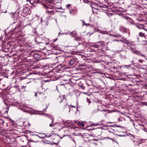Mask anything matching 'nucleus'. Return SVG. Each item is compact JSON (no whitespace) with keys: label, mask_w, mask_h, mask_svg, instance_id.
Segmentation results:
<instances>
[{"label":"nucleus","mask_w":147,"mask_h":147,"mask_svg":"<svg viewBox=\"0 0 147 147\" xmlns=\"http://www.w3.org/2000/svg\"><path fill=\"white\" fill-rule=\"evenodd\" d=\"M144 104L145 105L147 106V102L144 103Z\"/></svg>","instance_id":"f704fd0d"},{"label":"nucleus","mask_w":147,"mask_h":147,"mask_svg":"<svg viewBox=\"0 0 147 147\" xmlns=\"http://www.w3.org/2000/svg\"><path fill=\"white\" fill-rule=\"evenodd\" d=\"M20 26L19 25L17 26H16L15 28H14V30L15 31L16 30H18L17 31V32H21V31L20 30Z\"/></svg>","instance_id":"1a4fd4ad"},{"label":"nucleus","mask_w":147,"mask_h":147,"mask_svg":"<svg viewBox=\"0 0 147 147\" xmlns=\"http://www.w3.org/2000/svg\"><path fill=\"white\" fill-rule=\"evenodd\" d=\"M36 95H37V93H36L35 92V96H36Z\"/></svg>","instance_id":"a19ab883"},{"label":"nucleus","mask_w":147,"mask_h":147,"mask_svg":"<svg viewBox=\"0 0 147 147\" xmlns=\"http://www.w3.org/2000/svg\"><path fill=\"white\" fill-rule=\"evenodd\" d=\"M143 29H144V30H146V31H147V29L144 28H143Z\"/></svg>","instance_id":"4c0bfd02"},{"label":"nucleus","mask_w":147,"mask_h":147,"mask_svg":"<svg viewBox=\"0 0 147 147\" xmlns=\"http://www.w3.org/2000/svg\"><path fill=\"white\" fill-rule=\"evenodd\" d=\"M75 62V60L74 59H71L69 61V64L70 65H72Z\"/></svg>","instance_id":"ddd939ff"},{"label":"nucleus","mask_w":147,"mask_h":147,"mask_svg":"<svg viewBox=\"0 0 147 147\" xmlns=\"http://www.w3.org/2000/svg\"><path fill=\"white\" fill-rule=\"evenodd\" d=\"M61 100V101L60 102V103L61 102V105L63 109H64L67 106V104L65 101L62 102V100Z\"/></svg>","instance_id":"0eeeda50"},{"label":"nucleus","mask_w":147,"mask_h":147,"mask_svg":"<svg viewBox=\"0 0 147 147\" xmlns=\"http://www.w3.org/2000/svg\"><path fill=\"white\" fill-rule=\"evenodd\" d=\"M33 57L36 59L38 60L41 57V55L37 53H35L33 55Z\"/></svg>","instance_id":"423d86ee"},{"label":"nucleus","mask_w":147,"mask_h":147,"mask_svg":"<svg viewBox=\"0 0 147 147\" xmlns=\"http://www.w3.org/2000/svg\"><path fill=\"white\" fill-rule=\"evenodd\" d=\"M43 136V135L42 134V136Z\"/></svg>","instance_id":"603ef678"},{"label":"nucleus","mask_w":147,"mask_h":147,"mask_svg":"<svg viewBox=\"0 0 147 147\" xmlns=\"http://www.w3.org/2000/svg\"><path fill=\"white\" fill-rule=\"evenodd\" d=\"M78 85L82 89H84L85 87L82 83H78Z\"/></svg>","instance_id":"dca6fc26"},{"label":"nucleus","mask_w":147,"mask_h":147,"mask_svg":"<svg viewBox=\"0 0 147 147\" xmlns=\"http://www.w3.org/2000/svg\"><path fill=\"white\" fill-rule=\"evenodd\" d=\"M107 138L110 139H111V140H112L113 141V139H112L110 138H108H108Z\"/></svg>","instance_id":"ea45409f"},{"label":"nucleus","mask_w":147,"mask_h":147,"mask_svg":"<svg viewBox=\"0 0 147 147\" xmlns=\"http://www.w3.org/2000/svg\"><path fill=\"white\" fill-rule=\"evenodd\" d=\"M81 21L82 22V25L83 26L84 25H85V24H86V23H85V22H84V20H82Z\"/></svg>","instance_id":"473e14b6"},{"label":"nucleus","mask_w":147,"mask_h":147,"mask_svg":"<svg viewBox=\"0 0 147 147\" xmlns=\"http://www.w3.org/2000/svg\"><path fill=\"white\" fill-rule=\"evenodd\" d=\"M43 5L46 9V12L49 14H53L54 11L53 6V5H50L46 3V4H43Z\"/></svg>","instance_id":"f257e3e1"},{"label":"nucleus","mask_w":147,"mask_h":147,"mask_svg":"<svg viewBox=\"0 0 147 147\" xmlns=\"http://www.w3.org/2000/svg\"><path fill=\"white\" fill-rule=\"evenodd\" d=\"M131 49L132 51L133 52V53H134L135 54H136L137 55L142 56L143 57H145V56L144 55H142L141 54L140 52V51L134 50V49H133V48L131 47Z\"/></svg>","instance_id":"39448f33"},{"label":"nucleus","mask_w":147,"mask_h":147,"mask_svg":"<svg viewBox=\"0 0 147 147\" xmlns=\"http://www.w3.org/2000/svg\"><path fill=\"white\" fill-rule=\"evenodd\" d=\"M74 122H75V123H76V121H75Z\"/></svg>","instance_id":"5fc2aeb1"},{"label":"nucleus","mask_w":147,"mask_h":147,"mask_svg":"<svg viewBox=\"0 0 147 147\" xmlns=\"http://www.w3.org/2000/svg\"><path fill=\"white\" fill-rule=\"evenodd\" d=\"M8 124H6V126H8Z\"/></svg>","instance_id":"864d4df0"},{"label":"nucleus","mask_w":147,"mask_h":147,"mask_svg":"<svg viewBox=\"0 0 147 147\" xmlns=\"http://www.w3.org/2000/svg\"><path fill=\"white\" fill-rule=\"evenodd\" d=\"M55 144L56 145H57V143H53V144Z\"/></svg>","instance_id":"c9c22d12"},{"label":"nucleus","mask_w":147,"mask_h":147,"mask_svg":"<svg viewBox=\"0 0 147 147\" xmlns=\"http://www.w3.org/2000/svg\"><path fill=\"white\" fill-rule=\"evenodd\" d=\"M70 13H71V11H70Z\"/></svg>","instance_id":"13d9d810"},{"label":"nucleus","mask_w":147,"mask_h":147,"mask_svg":"<svg viewBox=\"0 0 147 147\" xmlns=\"http://www.w3.org/2000/svg\"><path fill=\"white\" fill-rule=\"evenodd\" d=\"M112 36L116 37H118V36H120L121 35L119 34H113V35H112Z\"/></svg>","instance_id":"4be33fe9"},{"label":"nucleus","mask_w":147,"mask_h":147,"mask_svg":"<svg viewBox=\"0 0 147 147\" xmlns=\"http://www.w3.org/2000/svg\"><path fill=\"white\" fill-rule=\"evenodd\" d=\"M86 101L88 102L89 105L91 103V101L88 98H86Z\"/></svg>","instance_id":"aec40b11"},{"label":"nucleus","mask_w":147,"mask_h":147,"mask_svg":"<svg viewBox=\"0 0 147 147\" xmlns=\"http://www.w3.org/2000/svg\"><path fill=\"white\" fill-rule=\"evenodd\" d=\"M136 26L139 29H143V28L144 26L143 25L140 24L139 25H136Z\"/></svg>","instance_id":"2eb2a0df"},{"label":"nucleus","mask_w":147,"mask_h":147,"mask_svg":"<svg viewBox=\"0 0 147 147\" xmlns=\"http://www.w3.org/2000/svg\"><path fill=\"white\" fill-rule=\"evenodd\" d=\"M39 38H37L35 40V42H36V43H37L38 44V43H41V42H38V41L39 40Z\"/></svg>","instance_id":"a878e982"},{"label":"nucleus","mask_w":147,"mask_h":147,"mask_svg":"<svg viewBox=\"0 0 147 147\" xmlns=\"http://www.w3.org/2000/svg\"><path fill=\"white\" fill-rule=\"evenodd\" d=\"M49 119L51 120V123L49 124V126L51 127H54L55 124H52L54 122L53 118L52 117H50L49 118Z\"/></svg>","instance_id":"f8f14e48"},{"label":"nucleus","mask_w":147,"mask_h":147,"mask_svg":"<svg viewBox=\"0 0 147 147\" xmlns=\"http://www.w3.org/2000/svg\"><path fill=\"white\" fill-rule=\"evenodd\" d=\"M138 38V40H139V38H138H138Z\"/></svg>","instance_id":"6e6d98bb"},{"label":"nucleus","mask_w":147,"mask_h":147,"mask_svg":"<svg viewBox=\"0 0 147 147\" xmlns=\"http://www.w3.org/2000/svg\"><path fill=\"white\" fill-rule=\"evenodd\" d=\"M76 32L75 31H73V32L71 33V35H72L73 36H75L76 34Z\"/></svg>","instance_id":"412c9836"},{"label":"nucleus","mask_w":147,"mask_h":147,"mask_svg":"<svg viewBox=\"0 0 147 147\" xmlns=\"http://www.w3.org/2000/svg\"><path fill=\"white\" fill-rule=\"evenodd\" d=\"M85 25L86 26H89V24H86H86H85Z\"/></svg>","instance_id":"72a5a7b5"},{"label":"nucleus","mask_w":147,"mask_h":147,"mask_svg":"<svg viewBox=\"0 0 147 147\" xmlns=\"http://www.w3.org/2000/svg\"><path fill=\"white\" fill-rule=\"evenodd\" d=\"M43 81L44 82H49L50 81L49 80H43Z\"/></svg>","instance_id":"c756f323"},{"label":"nucleus","mask_w":147,"mask_h":147,"mask_svg":"<svg viewBox=\"0 0 147 147\" xmlns=\"http://www.w3.org/2000/svg\"><path fill=\"white\" fill-rule=\"evenodd\" d=\"M101 33H102V34H108V33L107 32H106V31H105V32H104L103 31L101 32Z\"/></svg>","instance_id":"2f4dec72"},{"label":"nucleus","mask_w":147,"mask_h":147,"mask_svg":"<svg viewBox=\"0 0 147 147\" xmlns=\"http://www.w3.org/2000/svg\"><path fill=\"white\" fill-rule=\"evenodd\" d=\"M138 62L140 63H142L143 62V60L142 59H139L138 60Z\"/></svg>","instance_id":"7c9ffc66"},{"label":"nucleus","mask_w":147,"mask_h":147,"mask_svg":"<svg viewBox=\"0 0 147 147\" xmlns=\"http://www.w3.org/2000/svg\"><path fill=\"white\" fill-rule=\"evenodd\" d=\"M93 45V47H95L96 48H98L100 46L99 45H98L96 44H94V45Z\"/></svg>","instance_id":"6ab92c4d"},{"label":"nucleus","mask_w":147,"mask_h":147,"mask_svg":"<svg viewBox=\"0 0 147 147\" xmlns=\"http://www.w3.org/2000/svg\"><path fill=\"white\" fill-rule=\"evenodd\" d=\"M139 35L141 37H146V36L145 34V33L142 32H140L139 34Z\"/></svg>","instance_id":"4468645a"},{"label":"nucleus","mask_w":147,"mask_h":147,"mask_svg":"<svg viewBox=\"0 0 147 147\" xmlns=\"http://www.w3.org/2000/svg\"><path fill=\"white\" fill-rule=\"evenodd\" d=\"M67 123H70L71 124H73L74 123H72V122L71 121H67Z\"/></svg>","instance_id":"cd10ccee"},{"label":"nucleus","mask_w":147,"mask_h":147,"mask_svg":"<svg viewBox=\"0 0 147 147\" xmlns=\"http://www.w3.org/2000/svg\"><path fill=\"white\" fill-rule=\"evenodd\" d=\"M71 7V5L68 4L66 5V7L69 9Z\"/></svg>","instance_id":"c85d7f7f"},{"label":"nucleus","mask_w":147,"mask_h":147,"mask_svg":"<svg viewBox=\"0 0 147 147\" xmlns=\"http://www.w3.org/2000/svg\"><path fill=\"white\" fill-rule=\"evenodd\" d=\"M72 107H74L75 108V106H71Z\"/></svg>","instance_id":"de8ad7c7"},{"label":"nucleus","mask_w":147,"mask_h":147,"mask_svg":"<svg viewBox=\"0 0 147 147\" xmlns=\"http://www.w3.org/2000/svg\"><path fill=\"white\" fill-rule=\"evenodd\" d=\"M46 0H36V3H42L43 5V4H45L44 3L45 2H46Z\"/></svg>","instance_id":"9b49d317"},{"label":"nucleus","mask_w":147,"mask_h":147,"mask_svg":"<svg viewBox=\"0 0 147 147\" xmlns=\"http://www.w3.org/2000/svg\"><path fill=\"white\" fill-rule=\"evenodd\" d=\"M36 135H34L33 136V138H32V140H30V142H31V140H32V141H35L36 140H37V139L36 138H34V136H35Z\"/></svg>","instance_id":"5701e85b"},{"label":"nucleus","mask_w":147,"mask_h":147,"mask_svg":"<svg viewBox=\"0 0 147 147\" xmlns=\"http://www.w3.org/2000/svg\"><path fill=\"white\" fill-rule=\"evenodd\" d=\"M115 125L116 127H121L120 126H118V125Z\"/></svg>","instance_id":"58836bf2"},{"label":"nucleus","mask_w":147,"mask_h":147,"mask_svg":"<svg viewBox=\"0 0 147 147\" xmlns=\"http://www.w3.org/2000/svg\"><path fill=\"white\" fill-rule=\"evenodd\" d=\"M83 1L84 3H86V1H87L86 0H83Z\"/></svg>","instance_id":"e433bc0d"},{"label":"nucleus","mask_w":147,"mask_h":147,"mask_svg":"<svg viewBox=\"0 0 147 147\" xmlns=\"http://www.w3.org/2000/svg\"><path fill=\"white\" fill-rule=\"evenodd\" d=\"M70 139L71 140L73 141L75 144L76 143V142L74 139L72 137H71L70 138Z\"/></svg>","instance_id":"bb28decb"},{"label":"nucleus","mask_w":147,"mask_h":147,"mask_svg":"<svg viewBox=\"0 0 147 147\" xmlns=\"http://www.w3.org/2000/svg\"><path fill=\"white\" fill-rule=\"evenodd\" d=\"M4 123L3 120L2 119H0V125H2Z\"/></svg>","instance_id":"a211bd4d"},{"label":"nucleus","mask_w":147,"mask_h":147,"mask_svg":"<svg viewBox=\"0 0 147 147\" xmlns=\"http://www.w3.org/2000/svg\"><path fill=\"white\" fill-rule=\"evenodd\" d=\"M47 107L46 109H44L43 110H44V111L45 110L47 109Z\"/></svg>","instance_id":"49530a36"},{"label":"nucleus","mask_w":147,"mask_h":147,"mask_svg":"<svg viewBox=\"0 0 147 147\" xmlns=\"http://www.w3.org/2000/svg\"><path fill=\"white\" fill-rule=\"evenodd\" d=\"M63 84H61V85H63Z\"/></svg>","instance_id":"4d7b16f0"},{"label":"nucleus","mask_w":147,"mask_h":147,"mask_svg":"<svg viewBox=\"0 0 147 147\" xmlns=\"http://www.w3.org/2000/svg\"><path fill=\"white\" fill-rule=\"evenodd\" d=\"M127 44L128 47H129L131 49V47L133 48V47H134V45H133V43L131 42H127Z\"/></svg>","instance_id":"9d476101"},{"label":"nucleus","mask_w":147,"mask_h":147,"mask_svg":"<svg viewBox=\"0 0 147 147\" xmlns=\"http://www.w3.org/2000/svg\"><path fill=\"white\" fill-rule=\"evenodd\" d=\"M7 12V11H5L4 12L5 13H6V12Z\"/></svg>","instance_id":"3c124183"},{"label":"nucleus","mask_w":147,"mask_h":147,"mask_svg":"<svg viewBox=\"0 0 147 147\" xmlns=\"http://www.w3.org/2000/svg\"><path fill=\"white\" fill-rule=\"evenodd\" d=\"M42 21V19L41 18V21Z\"/></svg>","instance_id":"09e8293b"},{"label":"nucleus","mask_w":147,"mask_h":147,"mask_svg":"<svg viewBox=\"0 0 147 147\" xmlns=\"http://www.w3.org/2000/svg\"><path fill=\"white\" fill-rule=\"evenodd\" d=\"M83 93H84V94H87V92H83Z\"/></svg>","instance_id":"79ce46f5"},{"label":"nucleus","mask_w":147,"mask_h":147,"mask_svg":"<svg viewBox=\"0 0 147 147\" xmlns=\"http://www.w3.org/2000/svg\"><path fill=\"white\" fill-rule=\"evenodd\" d=\"M31 13V11L29 8L27 7H24L22 11V13L25 15L29 14Z\"/></svg>","instance_id":"7ed1b4c3"},{"label":"nucleus","mask_w":147,"mask_h":147,"mask_svg":"<svg viewBox=\"0 0 147 147\" xmlns=\"http://www.w3.org/2000/svg\"><path fill=\"white\" fill-rule=\"evenodd\" d=\"M43 135L42 136H39L36 135L34 136V138H36L37 140L35 141H33L32 140H31V142H38V140L39 139V138H44L45 137L47 138H49L52 136L51 134H42Z\"/></svg>","instance_id":"f03ea898"},{"label":"nucleus","mask_w":147,"mask_h":147,"mask_svg":"<svg viewBox=\"0 0 147 147\" xmlns=\"http://www.w3.org/2000/svg\"><path fill=\"white\" fill-rule=\"evenodd\" d=\"M78 125L82 127H84V124L82 123H81L80 122H78Z\"/></svg>","instance_id":"f3484780"},{"label":"nucleus","mask_w":147,"mask_h":147,"mask_svg":"<svg viewBox=\"0 0 147 147\" xmlns=\"http://www.w3.org/2000/svg\"><path fill=\"white\" fill-rule=\"evenodd\" d=\"M114 41H118V40H113Z\"/></svg>","instance_id":"37998d69"},{"label":"nucleus","mask_w":147,"mask_h":147,"mask_svg":"<svg viewBox=\"0 0 147 147\" xmlns=\"http://www.w3.org/2000/svg\"><path fill=\"white\" fill-rule=\"evenodd\" d=\"M109 35L110 36H112V35H113L111 34L110 33V34H109Z\"/></svg>","instance_id":"c03bdc74"},{"label":"nucleus","mask_w":147,"mask_h":147,"mask_svg":"<svg viewBox=\"0 0 147 147\" xmlns=\"http://www.w3.org/2000/svg\"><path fill=\"white\" fill-rule=\"evenodd\" d=\"M10 15L12 19L17 20L19 16V13L18 12H11L10 13Z\"/></svg>","instance_id":"20e7f679"},{"label":"nucleus","mask_w":147,"mask_h":147,"mask_svg":"<svg viewBox=\"0 0 147 147\" xmlns=\"http://www.w3.org/2000/svg\"><path fill=\"white\" fill-rule=\"evenodd\" d=\"M25 87L26 86H22L21 87V89H23V91H25Z\"/></svg>","instance_id":"393cba45"},{"label":"nucleus","mask_w":147,"mask_h":147,"mask_svg":"<svg viewBox=\"0 0 147 147\" xmlns=\"http://www.w3.org/2000/svg\"><path fill=\"white\" fill-rule=\"evenodd\" d=\"M87 84L88 85H89V84H88V83H87Z\"/></svg>","instance_id":"8fccbe9b"},{"label":"nucleus","mask_w":147,"mask_h":147,"mask_svg":"<svg viewBox=\"0 0 147 147\" xmlns=\"http://www.w3.org/2000/svg\"><path fill=\"white\" fill-rule=\"evenodd\" d=\"M97 43L98 44L101 43L102 45H103L104 44V42L103 41H100V42H97Z\"/></svg>","instance_id":"b1692460"},{"label":"nucleus","mask_w":147,"mask_h":147,"mask_svg":"<svg viewBox=\"0 0 147 147\" xmlns=\"http://www.w3.org/2000/svg\"><path fill=\"white\" fill-rule=\"evenodd\" d=\"M119 29L121 32H125L127 31V29L123 26H120Z\"/></svg>","instance_id":"6e6552de"},{"label":"nucleus","mask_w":147,"mask_h":147,"mask_svg":"<svg viewBox=\"0 0 147 147\" xmlns=\"http://www.w3.org/2000/svg\"><path fill=\"white\" fill-rule=\"evenodd\" d=\"M30 82H29L28 83H30Z\"/></svg>","instance_id":"052dcab7"},{"label":"nucleus","mask_w":147,"mask_h":147,"mask_svg":"<svg viewBox=\"0 0 147 147\" xmlns=\"http://www.w3.org/2000/svg\"><path fill=\"white\" fill-rule=\"evenodd\" d=\"M60 34V33H59V34Z\"/></svg>","instance_id":"bf43d9fd"},{"label":"nucleus","mask_w":147,"mask_h":147,"mask_svg":"<svg viewBox=\"0 0 147 147\" xmlns=\"http://www.w3.org/2000/svg\"><path fill=\"white\" fill-rule=\"evenodd\" d=\"M61 99V98H60H60H58V99Z\"/></svg>","instance_id":"a18cd8bd"}]
</instances>
